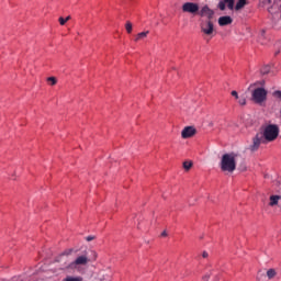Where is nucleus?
<instances>
[{"label":"nucleus","instance_id":"nucleus-1","mask_svg":"<svg viewBox=\"0 0 281 281\" xmlns=\"http://www.w3.org/2000/svg\"><path fill=\"white\" fill-rule=\"evenodd\" d=\"M280 135V127L276 124H269L261 127V132L252 138V145L250 150L254 153L260 148V144H269V142H276Z\"/></svg>","mask_w":281,"mask_h":281},{"label":"nucleus","instance_id":"nucleus-2","mask_svg":"<svg viewBox=\"0 0 281 281\" xmlns=\"http://www.w3.org/2000/svg\"><path fill=\"white\" fill-rule=\"evenodd\" d=\"M236 157L234 153L224 154L221 160L222 172H234L236 170Z\"/></svg>","mask_w":281,"mask_h":281},{"label":"nucleus","instance_id":"nucleus-3","mask_svg":"<svg viewBox=\"0 0 281 281\" xmlns=\"http://www.w3.org/2000/svg\"><path fill=\"white\" fill-rule=\"evenodd\" d=\"M200 30L205 36H213L214 22H212V20H200Z\"/></svg>","mask_w":281,"mask_h":281},{"label":"nucleus","instance_id":"nucleus-4","mask_svg":"<svg viewBox=\"0 0 281 281\" xmlns=\"http://www.w3.org/2000/svg\"><path fill=\"white\" fill-rule=\"evenodd\" d=\"M86 265H89V257L81 255L68 265V269H80V267H86Z\"/></svg>","mask_w":281,"mask_h":281},{"label":"nucleus","instance_id":"nucleus-5","mask_svg":"<svg viewBox=\"0 0 281 281\" xmlns=\"http://www.w3.org/2000/svg\"><path fill=\"white\" fill-rule=\"evenodd\" d=\"M252 100L256 104H262L267 100V90L265 88H257L252 91Z\"/></svg>","mask_w":281,"mask_h":281},{"label":"nucleus","instance_id":"nucleus-6","mask_svg":"<svg viewBox=\"0 0 281 281\" xmlns=\"http://www.w3.org/2000/svg\"><path fill=\"white\" fill-rule=\"evenodd\" d=\"M182 12H187L188 14H199V3H195V2L183 3Z\"/></svg>","mask_w":281,"mask_h":281},{"label":"nucleus","instance_id":"nucleus-7","mask_svg":"<svg viewBox=\"0 0 281 281\" xmlns=\"http://www.w3.org/2000/svg\"><path fill=\"white\" fill-rule=\"evenodd\" d=\"M198 14L200 16H206V21H212V19H214V10L210 9V7L204 5L199 12Z\"/></svg>","mask_w":281,"mask_h":281},{"label":"nucleus","instance_id":"nucleus-8","mask_svg":"<svg viewBox=\"0 0 281 281\" xmlns=\"http://www.w3.org/2000/svg\"><path fill=\"white\" fill-rule=\"evenodd\" d=\"M196 135V128L192 126H187L181 132L182 139H190V137H194Z\"/></svg>","mask_w":281,"mask_h":281},{"label":"nucleus","instance_id":"nucleus-9","mask_svg":"<svg viewBox=\"0 0 281 281\" xmlns=\"http://www.w3.org/2000/svg\"><path fill=\"white\" fill-rule=\"evenodd\" d=\"M232 23H234V19H232L229 15L218 18V25L221 27H225V25H232Z\"/></svg>","mask_w":281,"mask_h":281},{"label":"nucleus","instance_id":"nucleus-10","mask_svg":"<svg viewBox=\"0 0 281 281\" xmlns=\"http://www.w3.org/2000/svg\"><path fill=\"white\" fill-rule=\"evenodd\" d=\"M245 5H249V2L247 0H238L235 5V10L238 12V10H243Z\"/></svg>","mask_w":281,"mask_h":281},{"label":"nucleus","instance_id":"nucleus-11","mask_svg":"<svg viewBox=\"0 0 281 281\" xmlns=\"http://www.w3.org/2000/svg\"><path fill=\"white\" fill-rule=\"evenodd\" d=\"M148 34H149V32L148 31H146V32H140V33H138L137 35H136V37H135V42L137 43V42H139V41H144V38H146V36H148Z\"/></svg>","mask_w":281,"mask_h":281},{"label":"nucleus","instance_id":"nucleus-12","mask_svg":"<svg viewBox=\"0 0 281 281\" xmlns=\"http://www.w3.org/2000/svg\"><path fill=\"white\" fill-rule=\"evenodd\" d=\"M281 196L280 195H271L270 196V203L269 205L273 207V205H278V201H280Z\"/></svg>","mask_w":281,"mask_h":281},{"label":"nucleus","instance_id":"nucleus-13","mask_svg":"<svg viewBox=\"0 0 281 281\" xmlns=\"http://www.w3.org/2000/svg\"><path fill=\"white\" fill-rule=\"evenodd\" d=\"M276 276H278V272L276 271V269H269L267 271L268 280H273V278H276Z\"/></svg>","mask_w":281,"mask_h":281},{"label":"nucleus","instance_id":"nucleus-14","mask_svg":"<svg viewBox=\"0 0 281 281\" xmlns=\"http://www.w3.org/2000/svg\"><path fill=\"white\" fill-rule=\"evenodd\" d=\"M211 276H214V281H218L220 280V278H218V274H216V273H214V271H211L209 274H205L203 278H202V280L203 281H207V280H210V277Z\"/></svg>","mask_w":281,"mask_h":281},{"label":"nucleus","instance_id":"nucleus-15","mask_svg":"<svg viewBox=\"0 0 281 281\" xmlns=\"http://www.w3.org/2000/svg\"><path fill=\"white\" fill-rule=\"evenodd\" d=\"M125 30H126L127 34H131V32H133V23L127 21L125 24Z\"/></svg>","mask_w":281,"mask_h":281},{"label":"nucleus","instance_id":"nucleus-16","mask_svg":"<svg viewBox=\"0 0 281 281\" xmlns=\"http://www.w3.org/2000/svg\"><path fill=\"white\" fill-rule=\"evenodd\" d=\"M224 3L227 4L228 10H234V0H224Z\"/></svg>","mask_w":281,"mask_h":281},{"label":"nucleus","instance_id":"nucleus-17","mask_svg":"<svg viewBox=\"0 0 281 281\" xmlns=\"http://www.w3.org/2000/svg\"><path fill=\"white\" fill-rule=\"evenodd\" d=\"M71 254H74V249H72V248L66 249V250L59 256V258H63V256H71Z\"/></svg>","mask_w":281,"mask_h":281},{"label":"nucleus","instance_id":"nucleus-18","mask_svg":"<svg viewBox=\"0 0 281 281\" xmlns=\"http://www.w3.org/2000/svg\"><path fill=\"white\" fill-rule=\"evenodd\" d=\"M225 3H227L225 2V0L220 1L217 4V8L222 11H225V8H226Z\"/></svg>","mask_w":281,"mask_h":281},{"label":"nucleus","instance_id":"nucleus-19","mask_svg":"<svg viewBox=\"0 0 281 281\" xmlns=\"http://www.w3.org/2000/svg\"><path fill=\"white\" fill-rule=\"evenodd\" d=\"M47 82H50L52 87H54V85H56L58 80L56 79V77H48Z\"/></svg>","mask_w":281,"mask_h":281},{"label":"nucleus","instance_id":"nucleus-20","mask_svg":"<svg viewBox=\"0 0 281 281\" xmlns=\"http://www.w3.org/2000/svg\"><path fill=\"white\" fill-rule=\"evenodd\" d=\"M183 168H184V170H190V168H192V162H190V161H184V162H183Z\"/></svg>","mask_w":281,"mask_h":281},{"label":"nucleus","instance_id":"nucleus-21","mask_svg":"<svg viewBox=\"0 0 281 281\" xmlns=\"http://www.w3.org/2000/svg\"><path fill=\"white\" fill-rule=\"evenodd\" d=\"M238 104H240V106H245V104H247V99H245L244 97L239 98Z\"/></svg>","mask_w":281,"mask_h":281},{"label":"nucleus","instance_id":"nucleus-22","mask_svg":"<svg viewBox=\"0 0 281 281\" xmlns=\"http://www.w3.org/2000/svg\"><path fill=\"white\" fill-rule=\"evenodd\" d=\"M231 95H233V98H235L236 100H238V92L236 91V90H233L232 92H231Z\"/></svg>","mask_w":281,"mask_h":281},{"label":"nucleus","instance_id":"nucleus-23","mask_svg":"<svg viewBox=\"0 0 281 281\" xmlns=\"http://www.w3.org/2000/svg\"><path fill=\"white\" fill-rule=\"evenodd\" d=\"M65 23H67V20L63 16L59 18V24L60 25H65Z\"/></svg>","mask_w":281,"mask_h":281},{"label":"nucleus","instance_id":"nucleus-24","mask_svg":"<svg viewBox=\"0 0 281 281\" xmlns=\"http://www.w3.org/2000/svg\"><path fill=\"white\" fill-rule=\"evenodd\" d=\"M269 69H271V67H269V66L262 68L261 74H268Z\"/></svg>","mask_w":281,"mask_h":281},{"label":"nucleus","instance_id":"nucleus-25","mask_svg":"<svg viewBox=\"0 0 281 281\" xmlns=\"http://www.w3.org/2000/svg\"><path fill=\"white\" fill-rule=\"evenodd\" d=\"M95 237H93V236H88L87 238H86V240L88 241V243H91V240H93Z\"/></svg>","mask_w":281,"mask_h":281},{"label":"nucleus","instance_id":"nucleus-26","mask_svg":"<svg viewBox=\"0 0 281 281\" xmlns=\"http://www.w3.org/2000/svg\"><path fill=\"white\" fill-rule=\"evenodd\" d=\"M209 256H210V255L207 254V251H203V252H202V257H203V258H207Z\"/></svg>","mask_w":281,"mask_h":281},{"label":"nucleus","instance_id":"nucleus-27","mask_svg":"<svg viewBox=\"0 0 281 281\" xmlns=\"http://www.w3.org/2000/svg\"><path fill=\"white\" fill-rule=\"evenodd\" d=\"M65 20H66V23L67 21H71V15H68Z\"/></svg>","mask_w":281,"mask_h":281},{"label":"nucleus","instance_id":"nucleus-28","mask_svg":"<svg viewBox=\"0 0 281 281\" xmlns=\"http://www.w3.org/2000/svg\"><path fill=\"white\" fill-rule=\"evenodd\" d=\"M161 236H168V233L162 232V233H161Z\"/></svg>","mask_w":281,"mask_h":281},{"label":"nucleus","instance_id":"nucleus-29","mask_svg":"<svg viewBox=\"0 0 281 281\" xmlns=\"http://www.w3.org/2000/svg\"><path fill=\"white\" fill-rule=\"evenodd\" d=\"M268 5H271V0H267L266 2Z\"/></svg>","mask_w":281,"mask_h":281},{"label":"nucleus","instance_id":"nucleus-30","mask_svg":"<svg viewBox=\"0 0 281 281\" xmlns=\"http://www.w3.org/2000/svg\"><path fill=\"white\" fill-rule=\"evenodd\" d=\"M273 10V7L268 8V12H271Z\"/></svg>","mask_w":281,"mask_h":281}]
</instances>
